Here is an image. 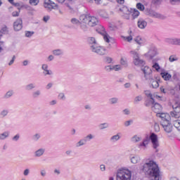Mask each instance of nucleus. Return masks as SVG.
Here are the masks:
<instances>
[{
    "mask_svg": "<svg viewBox=\"0 0 180 180\" xmlns=\"http://www.w3.org/2000/svg\"><path fill=\"white\" fill-rule=\"evenodd\" d=\"M174 127H176V129H179V127H180V120H175L174 122Z\"/></svg>",
    "mask_w": 180,
    "mask_h": 180,
    "instance_id": "6e6d98bb",
    "label": "nucleus"
},
{
    "mask_svg": "<svg viewBox=\"0 0 180 180\" xmlns=\"http://www.w3.org/2000/svg\"><path fill=\"white\" fill-rule=\"evenodd\" d=\"M0 30L6 34L9 33V28H8L6 25H4Z\"/></svg>",
    "mask_w": 180,
    "mask_h": 180,
    "instance_id": "58836bf2",
    "label": "nucleus"
},
{
    "mask_svg": "<svg viewBox=\"0 0 180 180\" xmlns=\"http://www.w3.org/2000/svg\"><path fill=\"white\" fill-rule=\"evenodd\" d=\"M112 71H120V70H122V66L120 65H112Z\"/></svg>",
    "mask_w": 180,
    "mask_h": 180,
    "instance_id": "a19ab883",
    "label": "nucleus"
},
{
    "mask_svg": "<svg viewBox=\"0 0 180 180\" xmlns=\"http://www.w3.org/2000/svg\"><path fill=\"white\" fill-rule=\"evenodd\" d=\"M91 15H86V14H83L80 15L79 17V20L82 23H86L88 25V22L89 20V18Z\"/></svg>",
    "mask_w": 180,
    "mask_h": 180,
    "instance_id": "a211bd4d",
    "label": "nucleus"
},
{
    "mask_svg": "<svg viewBox=\"0 0 180 180\" xmlns=\"http://www.w3.org/2000/svg\"><path fill=\"white\" fill-rule=\"evenodd\" d=\"M145 15H147V16H150V18H153L155 19H161L162 20H164V19H166L167 18L165 17V15L158 13L151 8H146Z\"/></svg>",
    "mask_w": 180,
    "mask_h": 180,
    "instance_id": "39448f33",
    "label": "nucleus"
},
{
    "mask_svg": "<svg viewBox=\"0 0 180 180\" xmlns=\"http://www.w3.org/2000/svg\"><path fill=\"white\" fill-rule=\"evenodd\" d=\"M141 71H143L146 81L153 80V70H151V68H148V66H145L141 68Z\"/></svg>",
    "mask_w": 180,
    "mask_h": 180,
    "instance_id": "6e6552de",
    "label": "nucleus"
},
{
    "mask_svg": "<svg viewBox=\"0 0 180 180\" xmlns=\"http://www.w3.org/2000/svg\"><path fill=\"white\" fill-rule=\"evenodd\" d=\"M165 43L168 44H172V46H180V39L179 38H167L165 40Z\"/></svg>",
    "mask_w": 180,
    "mask_h": 180,
    "instance_id": "ddd939ff",
    "label": "nucleus"
},
{
    "mask_svg": "<svg viewBox=\"0 0 180 180\" xmlns=\"http://www.w3.org/2000/svg\"><path fill=\"white\" fill-rule=\"evenodd\" d=\"M71 23H72V25H78L79 24V20L77 18H72Z\"/></svg>",
    "mask_w": 180,
    "mask_h": 180,
    "instance_id": "052dcab7",
    "label": "nucleus"
},
{
    "mask_svg": "<svg viewBox=\"0 0 180 180\" xmlns=\"http://www.w3.org/2000/svg\"><path fill=\"white\" fill-rule=\"evenodd\" d=\"M85 144H86V140H84V139H82L76 143V147H82V146H85Z\"/></svg>",
    "mask_w": 180,
    "mask_h": 180,
    "instance_id": "393cba45",
    "label": "nucleus"
},
{
    "mask_svg": "<svg viewBox=\"0 0 180 180\" xmlns=\"http://www.w3.org/2000/svg\"><path fill=\"white\" fill-rule=\"evenodd\" d=\"M143 101V96H137L135 97V98H134V102H135L136 103H137V102H140V101Z\"/></svg>",
    "mask_w": 180,
    "mask_h": 180,
    "instance_id": "bf43d9fd",
    "label": "nucleus"
},
{
    "mask_svg": "<svg viewBox=\"0 0 180 180\" xmlns=\"http://www.w3.org/2000/svg\"><path fill=\"white\" fill-rule=\"evenodd\" d=\"M155 102V100H154V98H153V99H150V100L146 101L145 105H146V106H148V107L151 106V105L153 106L154 105Z\"/></svg>",
    "mask_w": 180,
    "mask_h": 180,
    "instance_id": "4c0bfd02",
    "label": "nucleus"
},
{
    "mask_svg": "<svg viewBox=\"0 0 180 180\" xmlns=\"http://www.w3.org/2000/svg\"><path fill=\"white\" fill-rule=\"evenodd\" d=\"M158 55V49L155 46H152L149 49L147 53L145 54L146 57H149V58L153 59L155 56Z\"/></svg>",
    "mask_w": 180,
    "mask_h": 180,
    "instance_id": "9d476101",
    "label": "nucleus"
},
{
    "mask_svg": "<svg viewBox=\"0 0 180 180\" xmlns=\"http://www.w3.org/2000/svg\"><path fill=\"white\" fill-rule=\"evenodd\" d=\"M99 23V21L98 20V18L95 16H90L89 18V22H87V25L90 26V27H94V26H97V25Z\"/></svg>",
    "mask_w": 180,
    "mask_h": 180,
    "instance_id": "4468645a",
    "label": "nucleus"
},
{
    "mask_svg": "<svg viewBox=\"0 0 180 180\" xmlns=\"http://www.w3.org/2000/svg\"><path fill=\"white\" fill-rule=\"evenodd\" d=\"M144 94L148 98H150V99L154 98L153 94H151V91L146 90L144 91Z\"/></svg>",
    "mask_w": 180,
    "mask_h": 180,
    "instance_id": "37998d69",
    "label": "nucleus"
},
{
    "mask_svg": "<svg viewBox=\"0 0 180 180\" xmlns=\"http://www.w3.org/2000/svg\"><path fill=\"white\" fill-rule=\"evenodd\" d=\"M41 95V90H36L32 92V98L36 99V98H39Z\"/></svg>",
    "mask_w": 180,
    "mask_h": 180,
    "instance_id": "cd10ccee",
    "label": "nucleus"
},
{
    "mask_svg": "<svg viewBox=\"0 0 180 180\" xmlns=\"http://www.w3.org/2000/svg\"><path fill=\"white\" fill-rule=\"evenodd\" d=\"M130 54L133 56L134 65H136V67H143L146 65V62L140 58L139 53L135 51H131Z\"/></svg>",
    "mask_w": 180,
    "mask_h": 180,
    "instance_id": "423d86ee",
    "label": "nucleus"
},
{
    "mask_svg": "<svg viewBox=\"0 0 180 180\" xmlns=\"http://www.w3.org/2000/svg\"><path fill=\"white\" fill-rule=\"evenodd\" d=\"M173 111L170 112L169 114H161L160 116L162 118L161 126L163 127L164 131L167 133L169 139H175L176 137V133L172 132L174 130V126L171 124V117H174V119H179V113H180V102L176 101L172 105Z\"/></svg>",
    "mask_w": 180,
    "mask_h": 180,
    "instance_id": "f257e3e1",
    "label": "nucleus"
},
{
    "mask_svg": "<svg viewBox=\"0 0 180 180\" xmlns=\"http://www.w3.org/2000/svg\"><path fill=\"white\" fill-rule=\"evenodd\" d=\"M13 95V91H12V90L8 91L5 94L4 98H6V99H9V98H11Z\"/></svg>",
    "mask_w": 180,
    "mask_h": 180,
    "instance_id": "ea45409f",
    "label": "nucleus"
},
{
    "mask_svg": "<svg viewBox=\"0 0 180 180\" xmlns=\"http://www.w3.org/2000/svg\"><path fill=\"white\" fill-rule=\"evenodd\" d=\"M22 25L23 21H22V19H17L13 23V29L15 32H19V30H22V27H23Z\"/></svg>",
    "mask_w": 180,
    "mask_h": 180,
    "instance_id": "f8f14e48",
    "label": "nucleus"
},
{
    "mask_svg": "<svg viewBox=\"0 0 180 180\" xmlns=\"http://www.w3.org/2000/svg\"><path fill=\"white\" fill-rule=\"evenodd\" d=\"M105 71H107L108 72H110V71H112V65H107L105 67Z\"/></svg>",
    "mask_w": 180,
    "mask_h": 180,
    "instance_id": "69168bd1",
    "label": "nucleus"
},
{
    "mask_svg": "<svg viewBox=\"0 0 180 180\" xmlns=\"http://www.w3.org/2000/svg\"><path fill=\"white\" fill-rule=\"evenodd\" d=\"M143 172L146 175L153 176L154 180H160V167L154 161H149L143 165Z\"/></svg>",
    "mask_w": 180,
    "mask_h": 180,
    "instance_id": "f03ea898",
    "label": "nucleus"
},
{
    "mask_svg": "<svg viewBox=\"0 0 180 180\" xmlns=\"http://www.w3.org/2000/svg\"><path fill=\"white\" fill-rule=\"evenodd\" d=\"M131 141L132 143H139V141H141V138L139 136L135 135L131 139Z\"/></svg>",
    "mask_w": 180,
    "mask_h": 180,
    "instance_id": "7c9ffc66",
    "label": "nucleus"
},
{
    "mask_svg": "<svg viewBox=\"0 0 180 180\" xmlns=\"http://www.w3.org/2000/svg\"><path fill=\"white\" fill-rule=\"evenodd\" d=\"M153 68H155L158 72H160V70H161V67H160L158 63H155V64L153 65Z\"/></svg>",
    "mask_w": 180,
    "mask_h": 180,
    "instance_id": "8fccbe9b",
    "label": "nucleus"
},
{
    "mask_svg": "<svg viewBox=\"0 0 180 180\" xmlns=\"http://www.w3.org/2000/svg\"><path fill=\"white\" fill-rule=\"evenodd\" d=\"M121 139L120 135L117 134L110 138V141L111 143H116V141H119V139Z\"/></svg>",
    "mask_w": 180,
    "mask_h": 180,
    "instance_id": "412c9836",
    "label": "nucleus"
},
{
    "mask_svg": "<svg viewBox=\"0 0 180 180\" xmlns=\"http://www.w3.org/2000/svg\"><path fill=\"white\" fill-rule=\"evenodd\" d=\"M140 15V11H139L137 9H134L132 13V16L134 19H136V18H139Z\"/></svg>",
    "mask_w": 180,
    "mask_h": 180,
    "instance_id": "f704fd0d",
    "label": "nucleus"
},
{
    "mask_svg": "<svg viewBox=\"0 0 180 180\" xmlns=\"http://www.w3.org/2000/svg\"><path fill=\"white\" fill-rule=\"evenodd\" d=\"M80 29H82L83 32H88V26L85 24L80 23Z\"/></svg>",
    "mask_w": 180,
    "mask_h": 180,
    "instance_id": "09e8293b",
    "label": "nucleus"
},
{
    "mask_svg": "<svg viewBox=\"0 0 180 180\" xmlns=\"http://www.w3.org/2000/svg\"><path fill=\"white\" fill-rule=\"evenodd\" d=\"M19 140H20V134H17L14 136L12 137V141H14L16 143V142L19 141Z\"/></svg>",
    "mask_w": 180,
    "mask_h": 180,
    "instance_id": "c9c22d12",
    "label": "nucleus"
},
{
    "mask_svg": "<svg viewBox=\"0 0 180 180\" xmlns=\"http://www.w3.org/2000/svg\"><path fill=\"white\" fill-rule=\"evenodd\" d=\"M90 4H96V5H101L102 0H89Z\"/></svg>",
    "mask_w": 180,
    "mask_h": 180,
    "instance_id": "864d4df0",
    "label": "nucleus"
},
{
    "mask_svg": "<svg viewBox=\"0 0 180 180\" xmlns=\"http://www.w3.org/2000/svg\"><path fill=\"white\" fill-rule=\"evenodd\" d=\"M104 61L107 64H110V63H112V61H113V59L109 56H106L104 58Z\"/></svg>",
    "mask_w": 180,
    "mask_h": 180,
    "instance_id": "a18cd8bd",
    "label": "nucleus"
},
{
    "mask_svg": "<svg viewBox=\"0 0 180 180\" xmlns=\"http://www.w3.org/2000/svg\"><path fill=\"white\" fill-rule=\"evenodd\" d=\"M11 136V132L9 131H5L0 134V140H6Z\"/></svg>",
    "mask_w": 180,
    "mask_h": 180,
    "instance_id": "aec40b11",
    "label": "nucleus"
},
{
    "mask_svg": "<svg viewBox=\"0 0 180 180\" xmlns=\"http://www.w3.org/2000/svg\"><path fill=\"white\" fill-rule=\"evenodd\" d=\"M132 123H133V120H129L125 121L124 122V126H125V127H129V126L132 124Z\"/></svg>",
    "mask_w": 180,
    "mask_h": 180,
    "instance_id": "603ef678",
    "label": "nucleus"
},
{
    "mask_svg": "<svg viewBox=\"0 0 180 180\" xmlns=\"http://www.w3.org/2000/svg\"><path fill=\"white\" fill-rule=\"evenodd\" d=\"M30 4L32 6H36L39 4V0H30Z\"/></svg>",
    "mask_w": 180,
    "mask_h": 180,
    "instance_id": "4d7b16f0",
    "label": "nucleus"
},
{
    "mask_svg": "<svg viewBox=\"0 0 180 180\" xmlns=\"http://www.w3.org/2000/svg\"><path fill=\"white\" fill-rule=\"evenodd\" d=\"M172 78L174 81H178V73L176 72H174Z\"/></svg>",
    "mask_w": 180,
    "mask_h": 180,
    "instance_id": "338daca9",
    "label": "nucleus"
},
{
    "mask_svg": "<svg viewBox=\"0 0 180 180\" xmlns=\"http://www.w3.org/2000/svg\"><path fill=\"white\" fill-rule=\"evenodd\" d=\"M110 105H116V103H119V98L117 97H112L109 99Z\"/></svg>",
    "mask_w": 180,
    "mask_h": 180,
    "instance_id": "b1692460",
    "label": "nucleus"
},
{
    "mask_svg": "<svg viewBox=\"0 0 180 180\" xmlns=\"http://www.w3.org/2000/svg\"><path fill=\"white\" fill-rule=\"evenodd\" d=\"M137 26L139 29H146V27H147V21L143 18H139Z\"/></svg>",
    "mask_w": 180,
    "mask_h": 180,
    "instance_id": "dca6fc26",
    "label": "nucleus"
},
{
    "mask_svg": "<svg viewBox=\"0 0 180 180\" xmlns=\"http://www.w3.org/2000/svg\"><path fill=\"white\" fill-rule=\"evenodd\" d=\"M117 180H131V172L129 169L119 170L117 173Z\"/></svg>",
    "mask_w": 180,
    "mask_h": 180,
    "instance_id": "20e7f679",
    "label": "nucleus"
},
{
    "mask_svg": "<svg viewBox=\"0 0 180 180\" xmlns=\"http://www.w3.org/2000/svg\"><path fill=\"white\" fill-rule=\"evenodd\" d=\"M19 13H20V11L19 10V11H14L12 13V16L13 18H17L18 16H19Z\"/></svg>",
    "mask_w": 180,
    "mask_h": 180,
    "instance_id": "0e129e2a",
    "label": "nucleus"
},
{
    "mask_svg": "<svg viewBox=\"0 0 180 180\" xmlns=\"http://www.w3.org/2000/svg\"><path fill=\"white\" fill-rule=\"evenodd\" d=\"M40 137H41V135L37 133L32 136V140L33 141H39V140H40Z\"/></svg>",
    "mask_w": 180,
    "mask_h": 180,
    "instance_id": "473e14b6",
    "label": "nucleus"
},
{
    "mask_svg": "<svg viewBox=\"0 0 180 180\" xmlns=\"http://www.w3.org/2000/svg\"><path fill=\"white\" fill-rule=\"evenodd\" d=\"M96 32H98V33H99L100 34L103 35V39L105 40V41H106V43H109V41H110V40L109 39V34L106 33V31H105V27H103V26L98 25L96 29Z\"/></svg>",
    "mask_w": 180,
    "mask_h": 180,
    "instance_id": "1a4fd4ad",
    "label": "nucleus"
},
{
    "mask_svg": "<svg viewBox=\"0 0 180 180\" xmlns=\"http://www.w3.org/2000/svg\"><path fill=\"white\" fill-rule=\"evenodd\" d=\"M120 11H121V12H123V13H124L125 15H129V13H130V11L127 6L122 7L121 8H120Z\"/></svg>",
    "mask_w": 180,
    "mask_h": 180,
    "instance_id": "72a5a7b5",
    "label": "nucleus"
},
{
    "mask_svg": "<svg viewBox=\"0 0 180 180\" xmlns=\"http://www.w3.org/2000/svg\"><path fill=\"white\" fill-rule=\"evenodd\" d=\"M154 127H155V131L156 132L160 131V124L158 123L155 122L154 124Z\"/></svg>",
    "mask_w": 180,
    "mask_h": 180,
    "instance_id": "680f3d73",
    "label": "nucleus"
},
{
    "mask_svg": "<svg viewBox=\"0 0 180 180\" xmlns=\"http://www.w3.org/2000/svg\"><path fill=\"white\" fill-rule=\"evenodd\" d=\"M122 38L124 39V40H125V41H128V43H130V41L133 40V36H131V34L128 37H122Z\"/></svg>",
    "mask_w": 180,
    "mask_h": 180,
    "instance_id": "49530a36",
    "label": "nucleus"
},
{
    "mask_svg": "<svg viewBox=\"0 0 180 180\" xmlns=\"http://www.w3.org/2000/svg\"><path fill=\"white\" fill-rule=\"evenodd\" d=\"M150 142V139L148 137L145 138L143 140V142L138 144V147L140 150H146L147 148V146H148V143Z\"/></svg>",
    "mask_w": 180,
    "mask_h": 180,
    "instance_id": "2eb2a0df",
    "label": "nucleus"
},
{
    "mask_svg": "<svg viewBox=\"0 0 180 180\" xmlns=\"http://www.w3.org/2000/svg\"><path fill=\"white\" fill-rule=\"evenodd\" d=\"M134 41H136L137 44H139V46H141V44L144 43V41H143V39H141V37H136L134 39Z\"/></svg>",
    "mask_w": 180,
    "mask_h": 180,
    "instance_id": "2f4dec72",
    "label": "nucleus"
},
{
    "mask_svg": "<svg viewBox=\"0 0 180 180\" xmlns=\"http://www.w3.org/2000/svg\"><path fill=\"white\" fill-rule=\"evenodd\" d=\"M25 37H32L33 34H34V32L33 31H25Z\"/></svg>",
    "mask_w": 180,
    "mask_h": 180,
    "instance_id": "c03bdc74",
    "label": "nucleus"
},
{
    "mask_svg": "<svg viewBox=\"0 0 180 180\" xmlns=\"http://www.w3.org/2000/svg\"><path fill=\"white\" fill-rule=\"evenodd\" d=\"M160 75L165 81H169V79H171L172 78V75H171V74L168 73V72H162L160 73Z\"/></svg>",
    "mask_w": 180,
    "mask_h": 180,
    "instance_id": "6ab92c4d",
    "label": "nucleus"
},
{
    "mask_svg": "<svg viewBox=\"0 0 180 180\" xmlns=\"http://www.w3.org/2000/svg\"><path fill=\"white\" fill-rule=\"evenodd\" d=\"M58 98L60 101H65V94H64V93H60L58 96Z\"/></svg>",
    "mask_w": 180,
    "mask_h": 180,
    "instance_id": "3c124183",
    "label": "nucleus"
},
{
    "mask_svg": "<svg viewBox=\"0 0 180 180\" xmlns=\"http://www.w3.org/2000/svg\"><path fill=\"white\" fill-rule=\"evenodd\" d=\"M46 8L49 12L51 11V9H56L57 8V4L53 2L51 0H49L48 2L46 3Z\"/></svg>",
    "mask_w": 180,
    "mask_h": 180,
    "instance_id": "f3484780",
    "label": "nucleus"
},
{
    "mask_svg": "<svg viewBox=\"0 0 180 180\" xmlns=\"http://www.w3.org/2000/svg\"><path fill=\"white\" fill-rule=\"evenodd\" d=\"M45 151H46L45 149L40 148V149L37 150V151H35L34 155H35V157H41L42 154H44Z\"/></svg>",
    "mask_w": 180,
    "mask_h": 180,
    "instance_id": "5701e85b",
    "label": "nucleus"
},
{
    "mask_svg": "<svg viewBox=\"0 0 180 180\" xmlns=\"http://www.w3.org/2000/svg\"><path fill=\"white\" fill-rule=\"evenodd\" d=\"M169 61L170 63H174V61H178V57H176V56L175 55H172L169 58Z\"/></svg>",
    "mask_w": 180,
    "mask_h": 180,
    "instance_id": "e433bc0d",
    "label": "nucleus"
},
{
    "mask_svg": "<svg viewBox=\"0 0 180 180\" xmlns=\"http://www.w3.org/2000/svg\"><path fill=\"white\" fill-rule=\"evenodd\" d=\"M120 64L122 65H124L125 67H127V60L124 59V58H121Z\"/></svg>",
    "mask_w": 180,
    "mask_h": 180,
    "instance_id": "13d9d810",
    "label": "nucleus"
},
{
    "mask_svg": "<svg viewBox=\"0 0 180 180\" xmlns=\"http://www.w3.org/2000/svg\"><path fill=\"white\" fill-rule=\"evenodd\" d=\"M100 130H105L109 127V124L107 122L101 123L98 125Z\"/></svg>",
    "mask_w": 180,
    "mask_h": 180,
    "instance_id": "c85d7f7f",
    "label": "nucleus"
},
{
    "mask_svg": "<svg viewBox=\"0 0 180 180\" xmlns=\"http://www.w3.org/2000/svg\"><path fill=\"white\" fill-rule=\"evenodd\" d=\"M34 88H36V84L34 83H30L25 86L26 91H32V89H34Z\"/></svg>",
    "mask_w": 180,
    "mask_h": 180,
    "instance_id": "a878e982",
    "label": "nucleus"
},
{
    "mask_svg": "<svg viewBox=\"0 0 180 180\" xmlns=\"http://www.w3.org/2000/svg\"><path fill=\"white\" fill-rule=\"evenodd\" d=\"M84 139L86 140V143H88V141H91V140H94V139H95V136H94L92 134H89Z\"/></svg>",
    "mask_w": 180,
    "mask_h": 180,
    "instance_id": "c756f323",
    "label": "nucleus"
},
{
    "mask_svg": "<svg viewBox=\"0 0 180 180\" xmlns=\"http://www.w3.org/2000/svg\"><path fill=\"white\" fill-rule=\"evenodd\" d=\"M87 43L90 46V50L92 53L98 54V56H105L106 54V49L105 47L98 45L96 39L94 37H89L87 38Z\"/></svg>",
    "mask_w": 180,
    "mask_h": 180,
    "instance_id": "7ed1b4c3",
    "label": "nucleus"
},
{
    "mask_svg": "<svg viewBox=\"0 0 180 180\" xmlns=\"http://www.w3.org/2000/svg\"><path fill=\"white\" fill-rule=\"evenodd\" d=\"M52 54H53V56H60L64 54V51H63L62 49H55L52 51Z\"/></svg>",
    "mask_w": 180,
    "mask_h": 180,
    "instance_id": "4be33fe9",
    "label": "nucleus"
},
{
    "mask_svg": "<svg viewBox=\"0 0 180 180\" xmlns=\"http://www.w3.org/2000/svg\"><path fill=\"white\" fill-rule=\"evenodd\" d=\"M149 81L152 82V88L157 89V88L160 86V83H158V80H154V79H153L152 80Z\"/></svg>",
    "mask_w": 180,
    "mask_h": 180,
    "instance_id": "bb28decb",
    "label": "nucleus"
},
{
    "mask_svg": "<svg viewBox=\"0 0 180 180\" xmlns=\"http://www.w3.org/2000/svg\"><path fill=\"white\" fill-rule=\"evenodd\" d=\"M136 8L137 9H139V11H144L145 8H144V5H143L141 3H138L136 4Z\"/></svg>",
    "mask_w": 180,
    "mask_h": 180,
    "instance_id": "de8ad7c7",
    "label": "nucleus"
},
{
    "mask_svg": "<svg viewBox=\"0 0 180 180\" xmlns=\"http://www.w3.org/2000/svg\"><path fill=\"white\" fill-rule=\"evenodd\" d=\"M151 141L153 148L156 150V153H158V147H160V142L158 141V136L155 133H151L149 137Z\"/></svg>",
    "mask_w": 180,
    "mask_h": 180,
    "instance_id": "0eeeda50",
    "label": "nucleus"
},
{
    "mask_svg": "<svg viewBox=\"0 0 180 180\" xmlns=\"http://www.w3.org/2000/svg\"><path fill=\"white\" fill-rule=\"evenodd\" d=\"M151 109L153 112L158 115H165L164 113H161V112H162V106L158 103H154L151 106Z\"/></svg>",
    "mask_w": 180,
    "mask_h": 180,
    "instance_id": "9b49d317",
    "label": "nucleus"
},
{
    "mask_svg": "<svg viewBox=\"0 0 180 180\" xmlns=\"http://www.w3.org/2000/svg\"><path fill=\"white\" fill-rule=\"evenodd\" d=\"M65 5L69 8V9H72L70 5L72 4V0H65Z\"/></svg>",
    "mask_w": 180,
    "mask_h": 180,
    "instance_id": "5fc2aeb1",
    "label": "nucleus"
},
{
    "mask_svg": "<svg viewBox=\"0 0 180 180\" xmlns=\"http://www.w3.org/2000/svg\"><path fill=\"white\" fill-rule=\"evenodd\" d=\"M46 75H49L50 77H53V70H46Z\"/></svg>",
    "mask_w": 180,
    "mask_h": 180,
    "instance_id": "e2e57ef3",
    "label": "nucleus"
},
{
    "mask_svg": "<svg viewBox=\"0 0 180 180\" xmlns=\"http://www.w3.org/2000/svg\"><path fill=\"white\" fill-rule=\"evenodd\" d=\"M9 113V111L8 110H3L0 112L1 117H5L6 116H8V114Z\"/></svg>",
    "mask_w": 180,
    "mask_h": 180,
    "instance_id": "79ce46f5",
    "label": "nucleus"
},
{
    "mask_svg": "<svg viewBox=\"0 0 180 180\" xmlns=\"http://www.w3.org/2000/svg\"><path fill=\"white\" fill-rule=\"evenodd\" d=\"M122 112L124 113V115H130V110L126 108L122 110Z\"/></svg>",
    "mask_w": 180,
    "mask_h": 180,
    "instance_id": "774afa93",
    "label": "nucleus"
}]
</instances>
